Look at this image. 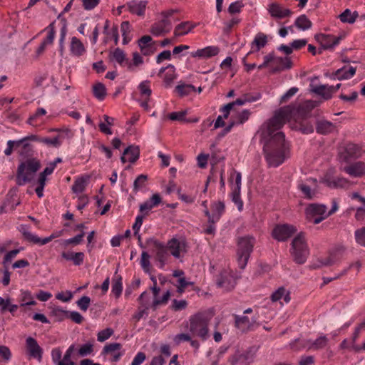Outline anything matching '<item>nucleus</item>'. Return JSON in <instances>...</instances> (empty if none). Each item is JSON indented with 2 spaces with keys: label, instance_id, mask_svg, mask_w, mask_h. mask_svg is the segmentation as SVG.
<instances>
[{
  "label": "nucleus",
  "instance_id": "4468645a",
  "mask_svg": "<svg viewBox=\"0 0 365 365\" xmlns=\"http://www.w3.org/2000/svg\"><path fill=\"white\" fill-rule=\"evenodd\" d=\"M275 66L270 69L269 73L272 74L280 73L284 70H289L292 67V61L288 56L286 57H276L273 62Z\"/></svg>",
  "mask_w": 365,
  "mask_h": 365
},
{
  "label": "nucleus",
  "instance_id": "8fccbe9b",
  "mask_svg": "<svg viewBox=\"0 0 365 365\" xmlns=\"http://www.w3.org/2000/svg\"><path fill=\"white\" fill-rule=\"evenodd\" d=\"M170 292L167 291L160 299H154L151 307L153 310H156L159 305L166 304L170 299Z\"/></svg>",
  "mask_w": 365,
  "mask_h": 365
},
{
  "label": "nucleus",
  "instance_id": "4d7b16f0",
  "mask_svg": "<svg viewBox=\"0 0 365 365\" xmlns=\"http://www.w3.org/2000/svg\"><path fill=\"white\" fill-rule=\"evenodd\" d=\"M36 141H39L41 143H43L48 145H51L55 148L59 147L61 144V141L59 140L58 136H56L53 138H39L38 137V140Z\"/></svg>",
  "mask_w": 365,
  "mask_h": 365
},
{
  "label": "nucleus",
  "instance_id": "6ab92c4d",
  "mask_svg": "<svg viewBox=\"0 0 365 365\" xmlns=\"http://www.w3.org/2000/svg\"><path fill=\"white\" fill-rule=\"evenodd\" d=\"M171 29V22L169 19H163L159 23L154 24L150 29V32L156 36L168 33Z\"/></svg>",
  "mask_w": 365,
  "mask_h": 365
},
{
  "label": "nucleus",
  "instance_id": "69168bd1",
  "mask_svg": "<svg viewBox=\"0 0 365 365\" xmlns=\"http://www.w3.org/2000/svg\"><path fill=\"white\" fill-rule=\"evenodd\" d=\"M93 344L87 343L81 346L78 350V354L81 356H85L91 354L93 351Z\"/></svg>",
  "mask_w": 365,
  "mask_h": 365
},
{
  "label": "nucleus",
  "instance_id": "6e6552de",
  "mask_svg": "<svg viewBox=\"0 0 365 365\" xmlns=\"http://www.w3.org/2000/svg\"><path fill=\"white\" fill-rule=\"evenodd\" d=\"M296 232V227L292 225H277L272 230V237L278 241L283 242L291 237Z\"/></svg>",
  "mask_w": 365,
  "mask_h": 365
},
{
  "label": "nucleus",
  "instance_id": "0eeeda50",
  "mask_svg": "<svg viewBox=\"0 0 365 365\" xmlns=\"http://www.w3.org/2000/svg\"><path fill=\"white\" fill-rule=\"evenodd\" d=\"M20 232H21L24 240L27 242L32 244L43 245L48 243L52 240L61 237L63 235V230L53 232L50 236L45 238L38 237L37 235L29 231L27 227L25 226H21Z\"/></svg>",
  "mask_w": 365,
  "mask_h": 365
},
{
  "label": "nucleus",
  "instance_id": "2f4dec72",
  "mask_svg": "<svg viewBox=\"0 0 365 365\" xmlns=\"http://www.w3.org/2000/svg\"><path fill=\"white\" fill-rule=\"evenodd\" d=\"M195 27V24H192L190 21H184L177 25L174 30L175 36H183L188 34Z\"/></svg>",
  "mask_w": 365,
  "mask_h": 365
},
{
  "label": "nucleus",
  "instance_id": "7c9ffc66",
  "mask_svg": "<svg viewBox=\"0 0 365 365\" xmlns=\"http://www.w3.org/2000/svg\"><path fill=\"white\" fill-rule=\"evenodd\" d=\"M118 269L115 272V277L112 280V293L115 298H119L123 291V278L120 275H116Z\"/></svg>",
  "mask_w": 365,
  "mask_h": 365
},
{
  "label": "nucleus",
  "instance_id": "ddd939ff",
  "mask_svg": "<svg viewBox=\"0 0 365 365\" xmlns=\"http://www.w3.org/2000/svg\"><path fill=\"white\" fill-rule=\"evenodd\" d=\"M225 203L223 202L219 201L216 203H214L212 205L213 213L210 214L208 209L204 210V214L208 218V222L215 224L221 217V215L225 211Z\"/></svg>",
  "mask_w": 365,
  "mask_h": 365
},
{
  "label": "nucleus",
  "instance_id": "423d86ee",
  "mask_svg": "<svg viewBox=\"0 0 365 365\" xmlns=\"http://www.w3.org/2000/svg\"><path fill=\"white\" fill-rule=\"evenodd\" d=\"M146 246L150 249L153 253H155V259L159 262V267L163 268L169 257L168 248L154 238L148 239Z\"/></svg>",
  "mask_w": 365,
  "mask_h": 365
},
{
  "label": "nucleus",
  "instance_id": "ea45409f",
  "mask_svg": "<svg viewBox=\"0 0 365 365\" xmlns=\"http://www.w3.org/2000/svg\"><path fill=\"white\" fill-rule=\"evenodd\" d=\"M317 106L316 103L312 101H307L304 103L301 104L298 109L297 112L299 115L307 117L309 112Z\"/></svg>",
  "mask_w": 365,
  "mask_h": 365
},
{
  "label": "nucleus",
  "instance_id": "37998d69",
  "mask_svg": "<svg viewBox=\"0 0 365 365\" xmlns=\"http://www.w3.org/2000/svg\"><path fill=\"white\" fill-rule=\"evenodd\" d=\"M94 96L100 101L105 98L106 95V89L105 86L101 83H98L93 88Z\"/></svg>",
  "mask_w": 365,
  "mask_h": 365
},
{
  "label": "nucleus",
  "instance_id": "393cba45",
  "mask_svg": "<svg viewBox=\"0 0 365 365\" xmlns=\"http://www.w3.org/2000/svg\"><path fill=\"white\" fill-rule=\"evenodd\" d=\"M162 201V198L158 193L153 194L149 200L140 205V212L150 210L158 206Z\"/></svg>",
  "mask_w": 365,
  "mask_h": 365
},
{
  "label": "nucleus",
  "instance_id": "bb28decb",
  "mask_svg": "<svg viewBox=\"0 0 365 365\" xmlns=\"http://www.w3.org/2000/svg\"><path fill=\"white\" fill-rule=\"evenodd\" d=\"M71 53L76 56H81L86 52L83 43L76 37H72L70 45Z\"/></svg>",
  "mask_w": 365,
  "mask_h": 365
},
{
  "label": "nucleus",
  "instance_id": "6e6d98bb",
  "mask_svg": "<svg viewBox=\"0 0 365 365\" xmlns=\"http://www.w3.org/2000/svg\"><path fill=\"white\" fill-rule=\"evenodd\" d=\"M150 255L146 252H143L141 254V260L140 264L145 272H150Z\"/></svg>",
  "mask_w": 365,
  "mask_h": 365
},
{
  "label": "nucleus",
  "instance_id": "3c124183",
  "mask_svg": "<svg viewBox=\"0 0 365 365\" xmlns=\"http://www.w3.org/2000/svg\"><path fill=\"white\" fill-rule=\"evenodd\" d=\"M54 24V22L51 23L46 29L48 32L46 38L42 41V43H46V46L52 44L55 38Z\"/></svg>",
  "mask_w": 365,
  "mask_h": 365
},
{
  "label": "nucleus",
  "instance_id": "cd10ccee",
  "mask_svg": "<svg viewBox=\"0 0 365 365\" xmlns=\"http://www.w3.org/2000/svg\"><path fill=\"white\" fill-rule=\"evenodd\" d=\"M346 158H360L364 151L360 146L354 143H348L345 147Z\"/></svg>",
  "mask_w": 365,
  "mask_h": 365
},
{
  "label": "nucleus",
  "instance_id": "13d9d810",
  "mask_svg": "<svg viewBox=\"0 0 365 365\" xmlns=\"http://www.w3.org/2000/svg\"><path fill=\"white\" fill-rule=\"evenodd\" d=\"M250 115V112L249 110H243L241 113H237L235 118H232L233 120L238 124H242L246 120L249 119Z\"/></svg>",
  "mask_w": 365,
  "mask_h": 365
},
{
  "label": "nucleus",
  "instance_id": "c756f323",
  "mask_svg": "<svg viewBox=\"0 0 365 365\" xmlns=\"http://www.w3.org/2000/svg\"><path fill=\"white\" fill-rule=\"evenodd\" d=\"M53 312L56 315L59 314H64L67 318L71 319L73 322L76 324H81L83 320V316L78 312L65 311L61 308H57Z\"/></svg>",
  "mask_w": 365,
  "mask_h": 365
},
{
  "label": "nucleus",
  "instance_id": "5701e85b",
  "mask_svg": "<svg viewBox=\"0 0 365 365\" xmlns=\"http://www.w3.org/2000/svg\"><path fill=\"white\" fill-rule=\"evenodd\" d=\"M234 317L235 320V326L242 331L254 330L255 321L251 322L249 318L246 316L240 317L235 314Z\"/></svg>",
  "mask_w": 365,
  "mask_h": 365
},
{
  "label": "nucleus",
  "instance_id": "680f3d73",
  "mask_svg": "<svg viewBox=\"0 0 365 365\" xmlns=\"http://www.w3.org/2000/svg\"><path fill=\"white\" fill-rule=\"evenodd\" d=\"M90 297L83 296L76 302V304L82 311L86 312L90 305Z\"/></svg>",
  "mask_w": 365,
  "mask_h": 365
},
{
  "label": "nucleus",
  "instance_id": "412c9836",
  "mask_svg": "<svg viewBox=\"0 0 365 365\" xmlns=\"http://www.w3.org/2000/svg\"><path fill=\"white\" fill-rule=\"evenodd\" d=\"M148 4L147 1H138V0H133L128 3H127V6L128 11L133 14H136L138 16H143L145 14V11Z\"/></svg>",
  "mask_w": 365,
  "mask_h": 365
},
{
  "label": "nucleus",
  "instance_id": "4be33fe9",
  "mask_svg": "<svg viewBox=\"0 0 365 365\" xmlns=\"http://www.w3.org/2000/svg\"><path fill=\"white\" fill-rule=\"evenodd\" d=\"M268 10L270 15L277 19H283L289 16L292 14L290 9H284L277 3L271 4Z\"/></svg>",
  "mask_w": 365,
  "mask_h": 365
},
{
  "label": "nucleus",
  "instance_id": "0e129e2a",
  "mask_svg": "<svg viewBox=\"0 0 365 365\" xmlns=\"http://www.w3.org/2000/svg\"><path fill=\"white\" fill-rule=\"evenodd\" d=\"M187 114L186 110H182L180 112H173L168 115L169 119L172 120H178L180 122H185V115Z\"/></svg>",
  "mask_w": 365,
  "mask_h": 365
},
{
  "label": "nucleus",
  "instance_id": "e433bc0d",
  "mask_svg": "<svg viewBox=\"0 0 365 365\" xmlns=\"http://www.w3.org/2000/svg\"><path fill=\"white\" fill-rule=\"evenodd\" d=\"M109 57L110 60H115L120 66H123V63L125 61L127 64L128 58H126L125 53L122 49L119 48H116L112 53H110Z\"/></svg>",
  "mask_w": 365,
  "mask_h": 365
},
{
  "label": "nucleus",
  "instance_id": "79ce46f5",
  "mask_svg": "<svg viewBox=\"0 0 365 365\" xmlns=\"http://www.w3.org/2000/svg\"><path fill=\"white\" fill-rule=\"evenodd\" d=\"M168 251L170 250L173 256L176 258L180 257V242L177 239H172L168 243Z\"/></svg>",
  "mask_w": 365,
  "mask_h": 365
},
{
  "label": "nucleus",
  "instance_id": "338daca9",
  "mask_svg": "<svg viewBox=\"0 0 365 365\" xmlns=\"http://www.w3.org/2000/svg\"><path fill=\"white\" fill-rule=\"evenodd\" d=\"M187 303L185 300L173 299L171 309L174 311H180L187 307Z\"/></svg>",
  "mask_w": 365,
  "mask_h": 365
},
{
  "label": "nucleus",
  "instance_id": "aec40b11",
  "mask_svg": "<svg viewBox=\"0 0 365 365\" xmlns=\"http://www.w3.org/2000/svg\"><path fill=\"white\" fill-rule=\"evenodd\" d=\"M336 128V125L327 120L322 119L316 122V131L321 135L330 134L333 133Z\"/></svg>",
  "mask_w": 365,
  "mask_h": 365
},
{
  "label": "nucleus",
  "instance_id": "5fc2aeb1",
  "mask_svg": "<svg viewBox=\"0 0 365 365\" xmlns=\"http://www.w3.org/2000/svg\"><path fill=\"white\" fill-rule=\"evenodd\" d=\"M298 188L302 191L305 198L312 200L315 195V192L312 191L309 185L301 183L299 184Z\"/></svg>",
  "mask_w": 365,
  "mask_h": 365
},
{
  "label": "nucleus",
  "instance_id": "58836bf2",
  "mask_svg": "<svg viewBox=\"0 0 365 365\" xmlns=\"http://www.w3.org/2000/svg\"><path fill=\"white\" fill-rule=\"evenodd\" d=\"M359 16L357 11H351L346 9L343 13L339 15V19L343 23L353 24L356 18Z\"/></svg>",
  "mask_w": 365,
  "mask_h": 365
},
{
  "label": "nucleus",
  "instance_id": "a19ab883",
  "mask_svg": "<svg viewBox=\"0 0 365 365\" xmlns=\"http://www.w3.org/2000/svg\"><path fill=\"white\" fill-rule=\"evenodd\" d=\"M175 91L181 97L189 95L192 91H195L196 88L191 84H180L175 87Z\"/></svg>",
  "mask_w": 365,
  "mask_h": 365
},
{
  "label": "nucleus",
  "instance_id": "4c0bfd02",
  "mask_svg": "<svg viewBox=\"0 0 365 365\" xmlns=\"http://www.w3.org/2000/svg\"><path fill=\"white\" fill-rule=\"evenodd\" d=\"M88 179V176L77 178L72 185L73 192L75 193L82 192L86 188Z\"/></svg>",
  "mask_w": 365,
  "mask_h": 365
},
{
  "label": "nucleus",
  "instance_id": "f704fd0d",
  "mask_svg": "<svg viewBox=\"0 0 365 365\" xmlns=\"http://www.w3.org/2000/svg\"><path fill=\"white\" fill-rule=\"evenodd\" d=\"M294 25L299 29L305 31L312 28V23L305 14H302L295 20Z\"/></svg>",
  "mask_w": 365,
  "mask_h": 365
},
{
  "label": "nucleus",
  "instance_id": "052dcab7",
  "mask_svg": "<svg viewBox=\"0 0 365 365\" xmlns=\"http://www.w3.org/2000/svg\"><path fill=\"white\" fill-rule=\"evenodd\" d=\"M84 236H85V232L83 231H82L80 234L76 235L75 237L64 240L63 245L65 246H67V245H71V244L75 245H79L83 241V238Z\"/></svg>",
  "mask_w": 365,
  "mask_h": 365
},
{
  "label": "nucleus",
  "instance_id": "c03bdc74",
  "mask_svg": "<svg viewBox=\"0 0 365 365\" xmlns=\"http://www.w3.org/2000/svg\"><path fill=\"white\" fill-rule=\"evenodd\" d=\"M339 259L340 257L336 252H331L329 257L324 259H320L319 262L322 266H331L339 261Z\"/></svg>",
  "mask_w": 365,
  "mask_h": 365
},
{
  "label": "nucleus",
  "instance_id": "f3484780",
  "mask_svg": "<svg viewBox=\"0 0 365 365\" xmlns=\"http://www.w3.org/2000/svg\"><path fill=\"white\" fill-rule=\"evenodd\" d=\"M344 170L352 177H361L365 175V163L358 161L344 167Z\"/></svg>",
  "mask_w": 365,
  "mask_h": 365
},
{
  "label": "nucleus",
  "instance_id": "a878e982",
  "mask_svg": "<svg viewBox=\"0 0 365 365\" xmlns=\"http://www.w3.org/2000/svg\"><path fill=\"white\" fill-rule=\"evenodd\" d=\"M327 210L326 205L323 204L312 203L306 208L307 217H312L315 215H323Z\"/></svg>",
  "mask_w": 365,
  "mask_h": 365
},
{
  "label": "nucleus",
  "instance_id": "473e14b6",
  "mask_svg": "<svg viewBox=\"0 0 365 365\" xmlns=\"http://www.w3.org/2000/svg\"><path fill=\"white\" fill-rule=\"evenodd\" d=\"M352 198L358 199L361 203V206L359 207L356 210L355 218L358 221H362L365 219V197L361 196L357 192L352 195Z\"/></svg>",
  "mask_w": 365,
  "mask_h": 365
},
{
  "label": "nucleus",
  "instance_id": "e2e57ef3",
  "mask_svg": "<svg viewBox=\"0 0 365 365\" xmlns=\"http://www.w3.org/2000/svg\"><path fill=\"white\" fill-rule=\"evenodd\" d=\"M21 250H22V248L13 250L11 251L7 252L5 255L4 258V261H3V264H4V267H6V266H7V264L11 262V260L14 257H16V256L19 253Z\"/></svg>",
  "mask_w": 365,
  "mask_h": 365
},
{
  "label": "nucleus",
  "instance_id": "1a4fd4ad",
  "mask_svg": "<svg viewBox=\"0 0 365 365\" xmlns=\"http://www.w3.org/2000/svg\"><path fill=\"white\" fill-rule=\"evenodd\" d=\"M216 284L218 287L222 288L225 291H231L235 288L237 282L231 273L223 270L217 277Z\"/></svg>",
  "mask_w": 365,
  "mask_h": 365
},
{
  "label": "nucleus",
  "instance_id": "f03ea898",
  "mask_svg": "<svg viewBox=\"0 0 365 365\" xmlns=\"http://www.w3.org/2000/svg\"><path fill=\"white\" fill-rule=\"evenodd\" d=\"M213 317L210 312H198L190 318V331L205 340L208 336V325Z\"/></svg>",
  "mask_w": 365,
  "mask_h": 365
},
{
  "label": "nucleus",
  "instance_id": "603ef678",
  "mask_svg": "<svg viewBox=\"0 0 365 365\" xmlns=\"http://www.w3.org/2000/svg\"><path fill=\"white\" fill-rule=\"evenodd\" d=\"M232 202L237 205L239 211H241L243 207V202L240 197V191L238 188H234L231 193Z\"/></svg>",
  "mask_w": 365,
  "mask_h": 365
},
{
  "label": "nucleus",
  "instance_id": "a211bd4d",
  "mask_svg": "<svg viewBox=\"0 0 365 365\" xmlns=\"http://www.w3.org/2000/svg\"><path fill=\"white\" fill-rule=\"evenodd\" d=\"M356 68L350 66H344L342 68L337 69L332 74V78L338 79L339 81H342L345 79H349L356 73Z\"/></svg>",
  "mask_w": 365,
  "mask_h": 365
},
{
  "label": "nucleus",
  "instance_id": "b1692460",
  "mask_svg": "<svg viewBox=\"0 0 365 365\" xmlns=\"http://www.w3.org/2000/svg\"><path fill=\"white\" fill-rule=\"evenodd\" d=\"M267 36L266 34L262 32L257 34L251 44L252 51H250L247 56L255 51H259L262 48L267 45Z\"/></svg>",
  "mask_w": 365,
  "mask_h": 365
},
{
  "label": "nucleus",
  "instance_id": "f257e3e1",
  "mask_svg": "<svg viewBox=\"0 0 365 365\" xmlns=\"http://www.w3.org/2000/svg\"><path fill=\"white\" fill-rule=\"evenodd\" d=\"M295 107L289 105L274 111L273 116L260 128L263 151L269 166L278 167L289 157V148L285 135L279 130L295 112Z\"/></svg>",
  "mask_w": 365,
  "mask_h": 365
},
{
  "label": "nucleus",
  "instance_id": "de8ad7c7",
  "mask_svg": "<svg viewBox=\"0 0 365 365\" xmlns=\"http://www.w3.org/2000/svg\"><path fill=\"white\" fill-rule=\"evenodd\" d=\"M143 63V58L138 52L133 53V63L129 62L128 59L127 60L128 69L130 71H133V66H138Z\"/></svg>",
  "mask_w": 365,
  "mask_h": 365
},
{
  "label": "nucleus",
  "instance_id": "774afa93",
  "mask_svg": "<svg viewBox=\"0 0 365 365\" xmlns=\"http://www.w3.org/2000/svg\"><path fill=\"white\" fill-rule=\"evenodd\" d=\"M244 6V4L242 1H237L235 2L232 3L228 8V12L230 14H234L237 13H240L241 9Z\"/></svg>",
  "mask_w": 365,
  "mask_h": 365
},
{
  "label": "nucleus",
  "instance_id": "09e8293b",
  "mask_svg": "<svg viewBox=\"0 0 365 365\" xmlns=\"http://www.w3.org/2000/svg\"><path fill=\"white\" fill-rule=\"evenodd\" d=\"M139 91L140 92L141 96H145L148 100H150V96L152 93V91L150 88V81H144L141 82L138 86Z\"/></svg>",
  "mask_w": 365,
  "mask_h": 365
},
{
  "label": "nucleus",
  "instance_id": "bf43d9fd",
  "mask_svg": "<svg viewBox=\"0 0 365 365\" xmlns=\"http://www.w3.org/2000/svg\"><path fill=\"white\" fill-rule=\"evenodd\" d=\"M113 334V330L111 328H106L100 331L97 334V339L98 341L103 342L110 337Z\"/></svg>",
  "mask_w": 365,
  "mask_h": 365
},
{
  "label": "nucleus",
  "instance_id": "a18cd8bd",
  "mask_svg": "<svg viewBox=\"0 0 365 365\" xmlns=\"http://www.w3.org/2000/svg\"><path fill=\"white\" fill-rule=\"evenodd\" d=\"M147 180L148 175L144 174L138 175L133 182V191L137 192L140 189L144 187Z\"/></svg>",
  "mask_w": 365,
  "mask_h": 365
},
{
  "label": "nucleus",
  "instance_id": "dca6fc26",
  "mask_svg": "<svg viewBox=\"0 0 365 365\" xmlns=\"http://www.w3.org/2000/svg\"><path fill=\"white\" fill-rule=\"evenodd\" d=\"M122 345L120 343H110L108 344H106L102 351V354H111L112 359L111 361L113 362H117L120 359L123 354L119 351V350L121 349Z\"/></svg>",
  "mask_w": 365,
  "mask_h": 365
},
{
  "label": "nucleus",
  "instance_id": "c85d7f7f",
  "mask_svg": "<svg viewBox=\"0 0 365 365\" xmlns=\"http://www.w3.org/2000/svg\"><path fill=\"white\" fill-rule=\"evenodd\" d=\"M248 355V352L241 353L240 351H237L229 358L228 361L230 365H246V361L249 359Z\"/></svg>",
  "mask_w": 365,
  "mask_h": 365
},
{
  "label": "nucleus",
  "instance_id": "7ed1b4c3",
  "mask_svg": "<svg viewBox=\"0 0 365 365\" xmlns=\"http://www.w3.org/2000/svg\"><path fill=\"white\" fill-rule=\"evenodd\" d=\"M41 168V163L36 158H29L22 162L18 167L16 182L23 185L33 180L35 173Z\"/></svg>",
  "mask_w": 365,
  "mask_h": 365
},
{
  "label": "nucleus",
  "instance_id": "72a5a7b5",
  "mask_svg": "<svg viewBox=\"0 0 365 365\" xmlns=\"http://www.w3.org/2000/svg\"><path fill=\"white\" fill-rule=\"evenodd\" d=\"M123 155H129L128 161L131 163H135L140 156V149L137 145H129L123 151Z\"/></svg>",
  "mask_w": 365,
  "mask_h": 365
},
{
  "label": "nucleus",
  "instance_id": "39448f33",
  "mask_svg": "<svg viewBox=\"0 0 365 365\" xmlns=\"http://www.w3.org/2000/svg\"><path fill=\"white\" fill-rule=\"evenodd\" d=\"M291 245V254L293 256L294 261L297 264H304L309 255L304 234L299 233L293 239Z\"/></svg>",
  "mask_w": 365,
  "mask_h": 365
},
{
  "label": "nucleus",
  "instance_id": "2eb2a0df",
  "mask_svg": "<svg viewBox=\"0 0 365 365\" xmlns=\"http://www.w3.org/2000/svg\"><path fill=\"white\" fill-rule=\"evenodd\" d=\"M220 52V48L217 46H210L205 48L198 49L195 51L191 52L190 56L193 58H209L212 56H217Z\"/></svg>",
  "mask_w": 365,
  "mask_h": 365
},
{
  "label": "nucleus",
  "instance_id": "f8f14e48",
  "mask_svg": "<svg viewBox=\"0 0 365 365\" xmlns=\"http://www.w3.org/2000/svg\"><path fill=\"white\" fill-rule=\"evenodd\" d=\"M341 84L338 83L336 86L319 85L312 88V91L321 96L324 100L331 98L333 94L336 93L341 87Z\"/></svg>",
  "mask_w": 365,
  "mask_h": 365
},
{
  "label": "nucleus",
  "instance_id": "9b49d317",
  "mask_svg": "<svg viewBox=\"0 0 365 365\" xmlns=\"http://www.w3.org/2000/svg\"><path fill=\"white\" fill-rule=\"evenodd\" d=\"M314 38L324 49H330L339 43L341 36L335 37L329 34H318L314 36Z\"/></svg>",
  "mask_w": 365,
  "mask_h": 365
},
{
  "label": "nucleus",
  "instance_id": "c9c22d12",
  "mask_svg": "<svg viewBox=\"0 0 365 365\" xmlns=\"http://www.w3.org/2000/svg\"><path fill=\"white\" fill-rule=\"evenodd\" d=\"M329 339L326 336H321L315 341L310 342L308 350H319L324 349L328 344Z\"/></svg>",
  "mask_w": 365,
  "mask_h": 365
},
{
  "label": "nucleus",
  "instance_id": "864d4df0",
  "mask_svg": "<svg viewBox=\"0 0 365 365\" xmlns=\"http://www.w3.org/2000/svg\"><path fill=\"white\" fill-rule=\"evenodd\" d=\"M354 236L356 242L365 247V227L356 230Z\"/></svg>",
  "mask_w": 365,
  "mask_h": 365
},
{
  "label": "nucleus",
  "instance_id": "9d476101",
  "mask_svg": "<svg viewBox=\"0 0 365 365\" xmlns=\"http://www.w3.org/2000/svg\"><path fill=\"white\" fill-rule=\"evenodd\" d=\"M26 351L29 358L36 359L38 361L42 359L43 349L37 341L31 336L26 339Z\"/></svg>",
  "mask_w": 365,
  "mask_h": 365
},
{
  "label": "nucleus",
  "instance_id": "49530a36",
  "mask_svg": "<svg viewBox=\"0 0 365 365\" xmlns=\"http://www.w3.org/2000/svg\"><path fill=\"white\" fill-rule=\"evenodd\" d=\"M74 349V345H71L68 347L61 361L59 362V365H75V363L71 359Z\"/></svg>",
  "mask_w": 365,
  "mask_h": 365
},
{
  "label": "nucleus",
  "instance_id": "20e7f679",
  "mask_svg": "<svg viewBox=\"0 0 365 365\" xmlns=\"http://www.w3.org/2000/svg\"><path fill=\"white\" fill-rule=\"evenodd\" d=\"M256 240L252 235L240 237L237 241V256L239 267L244 269L253 251Z\"/></svg>",
  "mask_w": 365,
  "mask_h": 365
}]
</instances>
